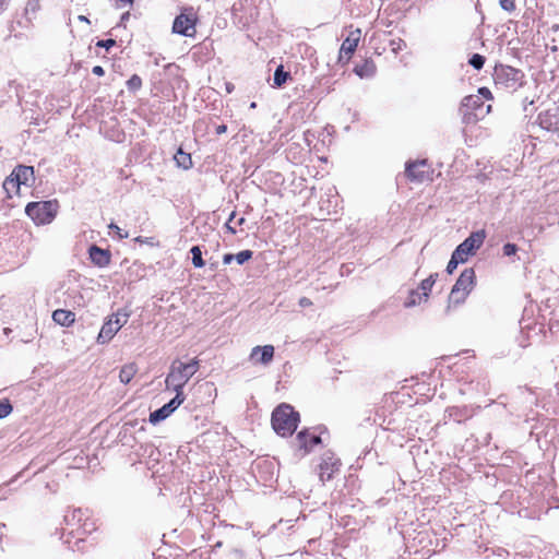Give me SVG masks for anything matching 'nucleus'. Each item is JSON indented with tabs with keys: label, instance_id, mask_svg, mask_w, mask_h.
<instances>
[{
	"label": "nucleus",
	"instance_id": "obj_29",
	"mask_svg": "<svg viewBox=\"0 0 559 559\" xmlns=\"http://www.w3.org/2000/svg\"><path fill=\"white\" fill-rule=\"evenodd\" d=\"M21 183L19 181H15L14 180V176H10L9 178H7L3 182V189L10 193L12 191H17L19 188H20Z\"/></svg>",
	"mask_w": 559,
	"mask_h": 559
},
{
	"label": "nucleus",
	"instance_id": "obj_13",
	"mask_svg": "<svg viewBox=\"0 0 559 559\" xmlns=\"http://www.w3.org/2000/svg\"><path fill=\"white\" fill-rule=\"evenodd\" d=\"M274 357V347L272 345L255 346L251 350L250 358L255 362L267 365Z\"/></svg>",
	"mask_w": 559,
	"mask_h": 559
},
{
	"label": "nucleus",
	"instance_id": "obj_10",
	"mask_svg": "<svg viewBox=\"0 0 559 559\" xmlns=\"http://www.w3.org/2000/svg\"><path fill=\"white\" fill-rule=\"evenodd\" d=\"M340 462L331 453L323 455L319 465V478L324 484L332 479L333 474L338 469Z\"/></svg>",
	"mask_w": 559,
	"mask_h": 559
},
{
	"label": "nucleus",
	"instance_id": "obj_45",
	"mask_svg": "<svg viewBox=\"0 0 559 559\" xmlns=\"http://www.w3.org/2000/svg\"><path fill=\"white\" fill-rule=\"evenodd\" d=\"M225 227H226V228H227V230H228L230 234H233V235H235V234L237 233V231H236V229L230 225V223H229V222H226Z\"/></svg>",
	"mask_w": 559,
	"mask_h": 559
},
{
	"label": "nucleus",
	"instance_id": "obj_38",
	"mask_svg": "<svg viewBox=\"0 0 559 559\" xmlns=\"http://www.w3.org/2000/svg\"><path fill=\"white\" fill-rule=\"evenodd\" d=\"M116 45V40L115 39H105V40H99L97 43V46L98 47H105L106 49H109L110 47L115 46Z\"/></svg>",
	"mask_w": 559,
	"mask_h": 559
},
{
	"label": "nucleus",
	"instance_id": "obj_53",
	"mask_svg": "<svg viewBox=\"0 0 559 559\" xmlns=\"http://www.w3.org/2000/svg\"><path fill=\"white\" fill-rule=\"evenodd\" d=\"M92 70H94V71H100V70H103V68H102L100 66H95Z\"/></svg>",
	"mask_w": 559,
	"mask_h": 559
},
{
	"label": "nucleus",
	"instance_id": "obj_52",
	"mask_svg": "<svg viewBox=\"0 0 559 559\" xmlns=\"http://www.w3.org/2000/svg\"><path fill=\"white\" fill-rule=\"evenodd\" d=\"M275 70L282 71V70H284V66L283 64H277L275 67Z\"/></svg>",
	"mask_w": 559,
	"mask_h": 559
},
{
	"label": "nucleus",
	"instance_id": "obj_2",
	"mask_svg": "<svg viewBox=\"0 0 559 559\" xmlns=\"http://www.w3.org/2000/svg\"><path fill=\"white\" fill-rule=\"evenodd\" d=\"M298 423L299 414L288 404H281L272 413V427L282 437L292 436Z\"/></svg>",
	"mask_w": 559,
	"mask_h": 559
},
{
	"label": "nucleus",
	"instance_id": "obj_35",
	"mask_svg": "<svg viewBox=\"0 0 559 559\" xmlns=\"http://www.w3.org/2000/svg\"><path fill=\"white\" fill-rule=\"evenodd\" d=\"M447 413H448V417L450 419H453L457 423H460L462 420V416L456 407L448 408Z\"/></svg>",
	"mask_w": 559,
	"mask_h": 559
},
{
	"label": "nucleus",
	"instance_id": "obj_12",
	"mask_svg": "<svg viewBox=\"0 0 559 559\" xmlns=\"http://www.w3.org/2000/svg\"><path fill=\"white\" fill-rule=\"evenodd\" d=\"M522 72H493V79L497 84H504L509 90L515 91L522 85Z\"/></svg>",
	"mask_w": 559,
	"mask_h": 559
},
{
	"label": "nucleus",
	"instance_id": "obj_37",
	"mask_svg": "<svg viewBox=\"0 0 559 559\" xmlns=\"http://www.w3.org/2000/svg\"><path fill=\"white\" fill-rule=\"evenodd\" d=\"M518 251V247L514 243H506L503 246V254L507 257H511L515 254Z\"/></svg>",
	"mask_w": 559,
	"mask_h": 559
},
{
	"label": "nucleus",
	"instance_id": "obj_39",
	"mask_svg": "<svg viewBox=\"0 0 559 559\" xmlns=\"http://www.w3.org/2000/svg\"><path fill=\"white\" fill-rule=\"evenodd\" d=\"M478 95L481 97V99H484V98L489 99L490 91L487 87H480L478 90Z\"/></svg>",
	"mask_w": 559,
	"mask_h": 559
},
{
	"label": "nucleus",
	"instance_id": "obj_32",
	"mask_svg": "<svg viewBox=\"0 0 559 559\" xmlns=\"http://www.w3.org/2000/svg\"><path fill=\"white\" fill-rule=\"evenodd\" d=\"M12 412V405L8 400L0 401V418L9 416Z\"/></svg>",
	"mask_w": 559,
	"mask_h": 559
},
{
	"label": "nucleus",
	"instance_id": "obj_47",
	"mask_svg": "<svg viewBox=\"0 0 559 559\" xmlns=\"http://www.w3.org/2000/svg\"><path fill=\"white\" fill-rule=\"evenodd\" d=\"M225 85H226V92L231 93L234 90V85L231 83H226Z\"/></svg>",
	"mask_w": 559,
	"mask_h": 559
},
{
	"label": "nucleus",
	"instance_id": "obj_17",
	"mask_svg": "<svg viewBox=\"0 0 559 559\" xmlns=\"http://www.w3.org/2000/svg\"><path fill=\"white\" fill-rule=\"evenodd\" d=\"M297 441L300 449L305 450V453H308L313 449L314 445L321 442V438L319 436L309 435L308 431L302 430L297 435Z\"/></svg>",
	"mask_w": 559,
	"mask_h": 559
},
{
	"label": "nucleus",
	"instance_id": "obj_49",
	"mask_svg": "<svg viewBox=\"0 0 559 559\" xmlns=\"http://www.w3.org/2000/svg\"><path fill=\"white\" fill-rule=\"evenodd\" d=\"M78 19L81 22L90 23L88 19L86 16H84V15H79Z\"/></svg>",
	"mask_w": 559,
	"mask_h": 559
},
{
	"label": "nucleus",
	"instance_id": "obj_51",
	"mask_svg": "<svg viewBox=\"0 0 559 559\" xmlns=\"http://www.w3.org/2000/svg\"><path fill=\"white\" fill-rule=\"evenodd\" d=\"M245 222H246L245 217H241L238 219L237 225L241 226L245 224Z\"/></svg>",
	"mask_w": 559,
	"mask_h": 559
},
{
	"label": "nucleus",
	"instance_id": "obj_40",
	"mask_svg": "<svg viewBox=\"0 0 559 559\" xmlns=\"http://www.w3.org/2000/svg\"><path fill=\"white\" fill-rule=\"evenodd\" d=\"M109 228L112 229V230H116L118 233V235H119V238H121V239L128 238V236H129L128 233L121 234L120 233V228L116 224H114V223H111L109 225Z\"/></svg>",
	"mask_w": 559,
	"mask_h": 559
},
{
	"label": "nucleus",
	"instance_id": "obj_3",
	"mask_svg": "<svg viewBox=\"0 0 559 559\" xmlns=\"http://www.w3.org/2000/svg\"><path fill=\"white\" fill-rule=\"evenodd\" d=\"M490 110L491 105L485 104L479 95L464 97L460 109L463 122L467 124L476 123L484 119Z\"/></svg>",
	"mask_w": 559,
	"mask_h": 559
},
{
	"label": "nucleus",
	"instance_id": "obj_24",
	"mask_svg": "<svg viewBox=\"0 0 559 559\" xmlns=\"http://www.w3.org/2000/svg\"><path fill=\"white\" fill-rule=\"evenodd\" d=\"M39 10H40V1L39 0H27L25 8H24V14L28 20H31V17L35 16Z\"/></svg>",
	"mask_w": 559,
	"mask_h": 559
},
{
	"label": "nucleus",
	"instance_id": "obj_41",
	"mask_svg": "<svg viewBox=\"0 0 559 559\" xmlns=\"http://www.w3.org/2000/svg\"><path fill=\"white\" fill-rule=\"evenodd\" d=\"M11 3V0H0V14L7 11Z\"/></svg>",
	"mask_w": 559,
	"mask_h": 559
},
{
	"label": "nucleus",
	"instance_id": "obj_34",
	"mask_svg": "<svg viewBox=\"0 0 559 559\" xmlns=\"http://www.w3.org/2000/svg\"><path fill=\"white\" fill-rule=\"evenodd\" d=\"M500 7L508 12H512L515 10L514 0H499Z\"/></svg>",
	"mask_w": 559,
	"mask_h": 559
},
{
	"label": "nucleus",
	"instance_id": "obj_21",
	"mask_svg": "<svg viewBox=\"0 0 559 559\" xmlns=\"http://www.w3.org/2000/svg\"><path fill=\"white\" fill-rule=\"evenodd\" d=\"M437 276H438V274H431L430 276H428L420 283L418 290L421 294V296L424 297V301H427V299L429 297V293L431 292V288H432L433 284L436 283Z\"/></svg>",
	"mask_w": 559,
	"mask_h": 559
},
{
	"label": "nucleus",
	"instance_id": "obj_8",
	"mask_svg": "<svg viewBox=\"0 0 559 559\" xmlns=\"http://www.w3.org/2000/svg\"><path fill=\"white\" fill-rule=\"evenodd\" d=\"M405 173L412 181L424 182L425 180H431L426 159L406 163Z\"/></svg>",
	"mask_w": 559,
	"mask_h": 559
},
{
	"label": "nucleus",
	"instance_id": "obj_48",
	"mask_svg": "<svg viewBox=\"0 0 559 559\" xmlns=\"http://www.w3.org/2000/svg\"><path fill=\"white\" fill-rule=\"evenodd\" d=\"M130 16V13L129 12H124L122 15H121V22H124L126 20H128Z\"/></svg>",
	"mask_w": 559,
	"mask_h": 559
},
{
	"label": "nucleus",
	"instance_id": "obj_9",
	"mask_svg": "<svg viewBox=\"0 0 559 559\" xmlns=\"http://www.w3.org/2000/svg\"><path fill=\"white\" fill-rule=\"evenodd\" d=\"M185 401L183 394H176L167 404L150 414V423L153 425L170 416Z\"/></svg>",
	"mask_w": 559,
	"mask_h": 559
},
{
	"label": "nucleus",
	"instance_id": "obj_20",
	"mask_svg": "<svg viewBox=\"0 0 559 559\" xmlns=\"http://www.w3.org/2000/svg\"><path fill=\"white\" fill-rule=\"evenodd\" d=\"M138 372V367L135 364L131 362L128 365H124L119 372V379L122 383L127 384L129 383L135 373Z\"/></svg>",
	"mask_w": 559,
	"mask_h": 559
},
{
	"label": "nucleus",
	"instance_id": "obj_22",
	"mask_svg": "<svg viewBox=\"0 0 559 559\" xmlns=\"http://www.w3.org/2000/svg\"><path fill=\"white\" fill-rule=\"evenodd\" d=\"M129 317L130 312L128 310L120 309L109 318H112V323L117 325L118 330H120L124 324H127Z\"/></svg>",
	"mask_w": 559,
	"mask_h": 559
},
{
	"label": "nucleus",
	"instance_id": "obj_50",
	"mask_svg": "<svg viewBox=\"0 0 559 559\" xmlns=\"http://www.w3.org/2000/svg\"><path fill=\"white\" fill-rule=\"evenodd\" d=\"M235 216H236V213L231 212L227 222L231 223L234 221Z\"/></svg>",
	"mask_w": 559,
	"mask_h": 559
},
{
	"label": "nucleus",
	"instance_id": "obj_44",
	"mask_svg": "<svg viewBox=\"0 0 559 559\" xmlns=\"http://www.w3.org/2000/svg\"><path fill=\"white\" fill-rule=\"evenodd\" d=\"M227 131V127L225 124H219L216 127L215 132L216 134H223Z\"/></svg>",
	"mask_w": 559,
	"mask_h": 559
},
{
	"label": "nucleus",
	"instance_id": "obj_5",
	"mask_svg": "<svg viewBox=\"0 0 559 559\" xmlns=\"http://www.w3.org/2000/svg\"><path fill=\"white\" fill-rule=\"evenodd\" d=\"M486 238L485 230H477L472 233L462 243H460L453 251L455 259L466 261L467 257L474 254L475 251L483 245Z\"/></svg>",
	"mask_w": 559,
	"mask_h": 559
},
{
	"label": "nucleus",
	"instance_id": "obj_33",
	"mask_svg": "<svg viewBox=\"0 0 559 559\" xmlns=\"http://www.w3.org/2000/svg\"><path fill=\"white\" fill-rule=\"evenodd\" d=\"M464 261H461V259H455V254L452 253L451 260L449 261L447 265V272L449 274L453 273V271L457 267L459 263H463Z\"/></svg>",
	"mask_w": 559,
	"mask_h": 559
},
{
	"label": "nucleus",
	"instance_id": "obj_57",
	"mask_svg": "<svg viewBox=\"0 0 559 559\" xmlns=\"http://www.w3.org/2000/svg\"><path fill=\"white\" fill-rule=\"evenodd\" d=\"M82 542H83L82 539H78L75 544L78 545V544H80Z\"/></svg>",
	"mask_w": 559,
	"mask_h": 559
},
{
	"label": "nucleus",
	"instance_id": "obj_18",
	"mask_svg": "<svg viewBox=\"0 0 559 559\" xmlns=\"http://www.w3.org/2000/svg\"><path fill=\"white\" fill-rule=\"evenodd\" d=\"M118 331L119 330L117 325L112 323V318H108V320L103 324L98 333L97 342L99 344L108 343L109 341L112 340V337L117 334Z\"/></svg>",
	"mask_w": 559,
	"mask_h": 559
},
{
	"label": "nucleus",
	"instance_id": "obj_56",
	"mask_svg": "<svg viewBox=\"0 0 559 559\" xmlns=\"http://www.w3.org/2000/svg\"><path fill=\"white\" fill-rule=\"evenodd\" d=\"M508 70L513 71V70H515V69H514V68H512V67H508Z\"/></svg>",
	"mask_w": 559,
	"mask_h": 559
},
{
	"label": "nucleus",
	"instance_id": "obj_25",
	"mask_svg": "<svg viewBox=\"0 0 559 559\" xmlns=\"http://www.w3.org/2000/svg\"><path fill=\"white\" fill-rule=\"evenodd\" d=\"M468 294L469 293L465 290H456V288L452 287L449 296V304L460 305L464 302Z\"/></svg>",
	"mask_w": 559,
	"mask_h": 559
},
{
	"label": "nucleus",
	"instance_id": "obj_16",
	"mask_svg": "<svg viewBox=\"0 0 559 559\" xmlns=\"http://www.w3.org/2000/svg\"><path fill=\"white\" fill-rule=\"evenodd\" d=\"M12 176H14V180L19 181L21 185L29 186L31 181L34 180V168L32 166L20 165L13 170Z\"/></svg>",
	"mask_w": 559,
	"mask_h": 559
},
{
	"label": "nucleus",
	"instance_id": "obj_15",
	"mask_svg": "<svg viewBox=\"0 0 559 559\" xmlns=\"http://www.w3.org/2000/svg\"><path fill=\"white\" fill-rule=\"evenodd\" d=\"M90 258L92 262L99 267L107 266L110 263L109 251L104 250L95 245L90 248Z\"/></svg>",
	"mask_w": 559,
	"mask_h": 559
},
{
	"label": "nucleus",
	"instance_id": "obj_42",
	"mask_svg": "<svg viewBox=\"0 0 559 559\" xmlns=\"http://www.w3.org/2000/svg\"><path fill=\"white\" fill-rule=\"evenodd\" d=\"M311 305H312V301L309 298H307V297H301L299 299V306L302 307V308L310 307Z\"/></svg>",
	"mask_w": 559,
	"mask_h": 559
},
{
	"label": "nucleus",
	"instance_id": "obj_1",
	"mask_svg": "<svg viewBox=\"0 0 559 559\" xmlns=\"http://www.w3.org/2000/svg\"><path fill=\"white\" fill-rule=\"evenodd\" d=\"M199 369V360L191 359L188 362H183L176 359L171 362L169 372L166 377V388L173 389L176 394H183V386L195 374Z\"/></svg>",
	"mask_w": 559,
	"mask_h": 559
},
{
	"label": "nucleus",
	"instance_id": "obj_36",
	"mask_svg": "<svg viewBox=\"0 0 559 559\" xmlns=\"http://www.w3.org/2000/svg\"><path fill=\"white\" fill-rule=\"evenodd\" d=\"M128 85L130 87V90H136L139 87H141L142 85V80L140 76H138L136 74H134L129 81H128Z\"/></svg>",
	"mask_w": 559,
	"mask_h": 559
},
{
	"label": "nucleus",
	"instance_id": "obj_19",
	"mask_svg": "<svg viewBox=\"0 0 559 559\" xmlns=\"http://www.w3.org/2000/svg\"><path fill=\"white\" fill-rule=\"evenodd\" d=\"M52 320L61 326H69L74 322L75 314L69 310L57 309L52 313Z\"/></svg>",
	"mask_w": 559,
	"mask_h": 559
},
{
	"label": "nucleus",
	"instance_id": "obj_14",
	"mask_svg": "<svg viewBox=\"0 0 559 559\" xmlns=\"http://www.w3.org/2000/svg\"><path fill=\"white\" fill-rule=\"evenodd\" d=\"M475 284V272L473 269H465L460 277L457 278L456 283L454 284V288L456 290H465L467 293H471Z\"/></svg>",
	"mask_w": 559,
	"mask_h": 559
},
{
	"label": "nucleus",
	"instance_id": "obj_46",
	"mask_svg": "<svg viewBox=\"0 0 559 559\" xmlns=\"http://www.w3.org/2000/svg\"><path fill=\"white\" fill-rule=\"evenodd\" d=\"M360 79H366V78H369L370 76V73L371 72H362V71H359V72H356Z\"/></svg>",
	"mask_w": 559,
	"mask_h": 559
},
{
	"label": "nucleus",
	"instance_id": "obj_4",
	"mask_svg": "<svg viewBox=\"0 0 559 559\" xmlns=\"http://www.w3.org/2000/svg\"><path fill=\"white\" fill-rule=\"evenodd\" d=\"M57 201L31 202L26 205V214L38 225L49 224L58 211Z\"/></svg>",
	"mask_w": 559,
	"mask_h": 559
},
{
	"label": "nucleus",
	"instance_id": "obj_28",
	"mask_svg": "<svg viewBox=\"0 0 559 559\" xmlns=\"http://www.w3.org/2000/svg\"><path fill=\"white\" fill-rule=\"evenodd\" d=\"M421 301H424V297L421 296L419 290H412L407 301L405 302V307H414L416 305H419Z\"/></svg>",
	"mask_w": 559,
	"mask_h": 559
},
{
	"label": "nucleus",
	"instance_id": "obj_54",
	"mask_svg": "<svg viewBox=\"0 0 559 559\" xmlns=\"http://www.w3.org/2000/svg\"><path fill=\"white\" fill-rule=\"evenodd\" d=\"M257 107V104L255 103H251L250 104V108H255Z\"/></svg>",
	"mask_w": 559,
	"mask_h": 559
},
{
	"label": "nucleus",
	"instance_id": "obj_6",
	"mask_svg": "<svg viewBox=\"0 0 559 559\" xmlns=\"http://www.w3.org/2000/svg\"><path fill=\"white\" fill-rule=\"evenodd\" d=\"M197 17L193 9H185L174 21L173 31L179 35L193 36L195 33Z\"/></svg>",
	"mask_w": 559,
	"mask_h": 559
},
{
	"label": "nucleus",
	"instance_id": "obj_31",
	"mask_svg": "<svg viewBox=\"0 0 559 559\" xmlns=\"http://www.w3.org/2000/svg\"><path fill=\"white\" fill-rule=\"evenodd\" d=\"M253 255V252L251 250H242L238 252L237 254H234L235 260L238 264H243L248 260H250Z\"/></svg>",
	"mask_w": 559,
	"mask_h": 559
},
{
	"label": "nucleus",
	"instance_id": "obj_26",
	"mask_svg": "<svg viewBox=\"0 0 559 559\" xmlns=\"http://www.w3.org/2000/svg\"><path fill=\"white\" fill-rule=\"evenodd\" d=\"M191 254H192V264L195 266V267H203L205 262L204 260L202 259V251H201V248L199 246H193L190 250Z\"/></svg>",
	"mask_w": 559,
	"mask_h": 559
},
{
	"label": "nucleus",
	"instance_id": "obj_7",
	"mask_svg": "<svg viewBox=\"0 0 559 559\" xmlns=\"http://www.w3.org/2000/svg\"><path fill=\"white\" fill-rule=\"evenodd\" d=\"M360 29H355L349 33V35L342 43L338 55V62L341 67H344L346 62L350 59L352 55L355 52L358 43L360 40Z\"/></svg>",
	"mask_w": 559,
	"mask_h": 559
},
{
	"label": "nucleus",
	"instance_id": "obj_23",
	"mask_svg": "<svg viewBox=\"0 0 559 559\" xmlns=\"http://www.w3.org/2000/svg\"><path fill=\"white\" fill-rule=\"evenodd\" d=\"M175 160L177 165L182 167L183 169H189L190 167H192L190 154L185 153L182 150H178L177 154L175 155Z\"/></svg>",
	"mask_w": 559,
	"mask_h": 559
},
{
	"label": "nucleus",
	"instance_id": "obj_11",
	"mask_svg": "<svg viewBox=\"0 0 559 559\" xmlns=\"http://www.w3.org/2000/svg\"><path fill=\"white\" fill-rule=\"evenodd\" d=\"M539 126L547 130H556L559 124V106H554L538 115Z\"/></svg>",
	"mask_w": 559,
	"mask_h": 559
},
{
	"label": "nucleus",
	"instance_id": "obj_55",
	"mask_svg": "<svg viewBox=\"0 0 559 559\" xmlns=\"http://www.w3.org/2000/svg\"><path fill=\"white\" fill-rule=\"evenodd\" d=\"M96 74H98L99 76L103 75L105 72L103 71H99V72H95Z\"/></svg>",
	"mask_w": 559,
	"mask_h": 559
},
{
	"label": "nucleus",
	"instance_id": "obj_43",
	"mask_svg": "<svg viewBox=\"0 0 559 559\" xmlns=\"http://www.w3.org/2000/svg\"><path fill=\"white\" fill-rule=\"evenodd\" d=\"M234 260H235V258H234V254H231V253H226V254H224V257H223V263H224V264H229V263H231V261H234Z\"/></svg>",
	"mask_w": 559,
	"mask_h": 559
},
{
	"label": "nucleus",
	"instance_id": "obj_27",
	"mask_svg": "<svg viewBox=\"0 0 559 559\" xmlns=\"http://www.w3.org/2000/svg\"><path fill=\"white\" fill-rule=\"evenodd\" d=\"M290 80V72H274L273 87H281Z\"/></svg>",
	"mask_w": 559,
	"mask_h": 559
},
{
	"label": "nucleus",
	"instance_id": "obj_30",
	"mask_svg": "<svg viewBox=\"0 0 559 559\" xmlns=\"http://www.w3.org/2000/svg\"><path fill=\"white\" fill-rule=\"evenodd\" d=\"M469 66H472L475 70H480L485 63V57L479 53H474L469 60Z\"/></svg>",
	"mask_w": 559,
	"mask_h": 559
}]
</instances>
